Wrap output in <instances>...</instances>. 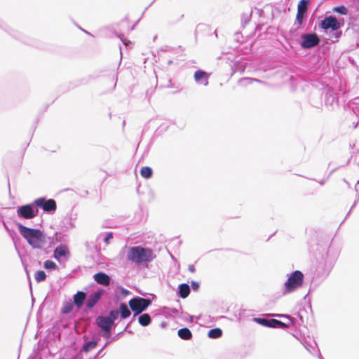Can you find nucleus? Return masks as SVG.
Returning a JSON list of instances; mask_svg holds the SVG:
<instances>
[{"instance_id": "37998d69", "label": "nucleus", "mask_w": 359, "mask_h": 359, "mask_svg": "<svg viewBox=\"0 0 359 359\" xmlns=\"http://www.w3.org/2000/svg\"><path fill=\"white\" fill-rule=\"evenodd\" d=\"M191 288L193 289V290L197 291L200 287V284H199V283H198L196 281H192L191 283Z\"/></svg>"}, {"instance_id": "4d7b16f0", "label": "nucleus", "mask_w": 359, "mask_h": 359, "mask_svg": "<svg viewBox=\"0 0 359 359\" xmlns=\"http://www.w3.org/2000/svg\"><path fill=\"white\" fill-rule=\"evenodd\" d=\"M171 311H172V313L175 316H177L179 313V311L177 309L173 308L171 309Z\"/></svg>"}, {"instance_id": "f8f14e48", "label": "nucleus", "mask_w": 359, "mask_h": 359, "mask_svg": "<svg viewBox=\"0 0 359 359\" xmlns=\"http://www.w3.org/2000/svg\"><path fill=\"white\" fill-rule=\"evenodd\" d=\"M209 74L203 69L196 70L194 73V80L198 84L205 86L208 85Z\"/></svg>"}, {"instance_id": "72a5a7b5", "label": "nucleus", "mask_w": 359, "mask_h": 359, "mask_svg": "<svg viewBox=\"0 0 359 359\" xmlns=\"http://www.w3.org/2000/svg\"><path fill=\"white\" fill-rule=\"evenodd\" d=\"M43 267L48 270H55L57 269V265L52 260H46L43 263Z\"/></svg>"}, {"instance_id": "b1692460", "label": "nucleus", "mask_w": 359, "mask_h": 359, "mask_svg": "<svg viewBox=\"0 0 359 359\" xmlns=\"http://www.w3.org/2000/svg\"><path fill=\"white\" fill-rule=\"evenodd\" d=\"M60 226L63 229L67 230L69 228H74V224L72 221V218L67 216L60 222Z\"/></svg>"}, {"instance_id": "0e129e2a", "label": "nucleus", "mask_w": 359, "mask_h": 359, "mask_svg": "<svg viewBox=\"0 0 359 359\" xmlns=\"http://www.w3.org/2000/svg\"><path fill=\"white\" fill-rule=\"evenodd\" d=\"M137 316H135V313H133V318H132V319H131V320H130V321H132V323H133V321H135V319H136V317H137Z\"/></svg>"}, {"instance_id": "412c9836", "label": "nucleus", "mask_w": 359, "mask_h": 359, "mask_svg": "<svg viewBox=\"0 0 359 359\" xmlns=\"http://www.w3.org/2000/svg\"><path fill=\"white\" fill-rule=\"evenodd\" d=\"M178 337L183 340H190L193 335L192 332L188 327H183L177 331Z\"/></svg>"}, {"instance_id": "c756f323", "label": "nucleus", "mask_w": 359, "mask_h": 359, "mask_svg": "<svg viewBox=\"0 0 359 359\" xmlns=\"http://www.w3.org/2000/svg\"><path fill=\"white\" fill-rule=\"evenodd\" d=\"M55 240L57 243H60V244H65L67 241V235L62 234L60 232H55L54 233Z\"/></svg>"}, {"instance_id": "338daca9", "label": "nucleus", "mask_w": 359, "mask_h": 359, "mask_svg": "<svg viewBox=\"0 0 359 359\" xmlns=\"http://www.w3.org/2000/svg\"><path fill=\"white\" fill-rule=\"evenodd\" d=\"M320 185H323L325 183V180H321L318 182Z\"/></svg>"}, {"instance_id": "c9c22d12", "label": "nucleus", "mask_w": 359, "mask_h": 359, "mask_svg": "<svg viewBox=\"0 0 359 359\" xmlns=\"http://www.w3.org/2000/svg\"><path fill=\"white\" fill-rule=\"evenodd\" d=\"M254 81L258 82V83H262V81L261 80L257 79L243 78L240 80V83H241L244 85L251 84Z\"/></svg>"}, {"instance_id": "cd10ccee", "label": "nucleus", "mask_w": 359, "mask_h": 359, "mask_svg": "<svg viewBox=\"0 0 359 359\" xmlns=\"http://www.w3.org/2000/svg\"><path fill=\"white\" fill-rule=\"evenodd\" d=\"M48 243V245L46 248H44L42 249L43 250V251L46 252V253H48L49 252V250L48 249L49 248H51L52 247H53L56 243L57 242L55 241V236L54 235L52 236H46V243Z\"/></svg>"}, {"instance_id": "09e8293b", "label": "nucleus", "mask_w": 359, "mask_h": 359, "mask_svg": "<svg viewBox=\"0 0 359 359\" xmlns=\"http://www.w3.org/2000/svg\"><path fill=\"white\" fill-rule=\"evenodd\" d=\"M358 199H359V194H358V199H356V200L354 201V203H353V204L352 205V206H351V209H350L349 212H348V214H347L346 217H348V216L349 215L350 212H351L353 210V208L356 206V205H357V203H358Z\"/></svg>"}, {"instance_id": "4be33fe9", "label": "nucleus", "mask_w": 359, "mask_h": 359, "mask_svg": "<svg viewBox=\"0 0 359 359\" xmlns=\"http://www.w3.org/2000/svg\"><path fill=\"white\" fill-rule=\"evenodd\" d=\"M138 322L140 325L147 327L151 323V317L147 313H142L141 314L138 315Z\"/></svg>"}, {"instance_id": "393cba45", "label": "nucleus", "mask_w": 359, "mask_h": 359, "mask_svg": "<svg viewBox=\"0 0 359 359\" xmlns=\"http://www.w3.org/2000/svg\"><path fill=\"white\" fill-rule=\"evenodd\" d=\"M222 335V330L219 327L210 329L208 332V337L210 339H218Z\"/></svg>"}, {"instance_id": "a211bd4d", "label": "nucleus", "mask_w": 359, "mask_h": 359, "mask_svg": "<svg viewBox=\"0 0 359 359\" xmlns=\"http://www.w3.org/2000/svg\"><path fill=\"white\" fill-rule=\"evenodd\" d=\"M301 6H299V9L297 10V13L296 15V19L294 22V25H298L297 29H299L302 27V25L304 22V21L306 20L307 14L306 12H302L301 10Z\"/></svg>"}, {"instance_id": "3c124183", "label": "nucleus", "mask_w": 359, "mask_h": 359, "mask_svg": "<svg viewBox=\"0 0 359 359\" xmlns=\"http://www.w3.org/2000/svg\"><path fill=\"white\" fill-rule=\"evenodd\" d=\"M188 269L191 273H194L196 271V268L193 264H189L188 266Z\"/></svg>"}, {"instance_id": "774afa93", "label": "nucleus", "mask_w": 359, "mask_h": 359, "mask_svg": "<svg viewBox=\"0 0 359 359\" xmlns=\"http://www.w3.org/2000/svg\"><path fill=\"white\" fill-rule=\"evenodd\" d=\"M318 358L319 359H324V358H323V356L321 355V354H320V352L318 353Z\"/></svg>"}, {"instance_id": "f257e3e1", "label": "nucleus", "mask_w": 359, "mask_h": 359, "mask_svg": "<svg viewBox=\"0 0 359 359\" xmlns=\"http://www.w3.org/2000/svg\"><path fill=\"white\" fill-rule=\"evenodd\" d=\"M20 234L33 249H43L46 243V234L40 229L30 228L16 223Z\"/></svg>"}, {"instance_id": "bf43d9fd", "label": "nucleus", "mask_w": 359, "mask_h": 359, "mask_svg": "<svg viewBox=\"0 0 359 359\" xmlns=\"http://www.w3.org/2000/svg\"><path fill=\"white\" fill-rule=\"evenodd\" d=\"M161 325V327L162 328H165V327H167L168 323H167V322L163 321V322H162V323H161V325Z\"/></svg>"}, {"instance_id": "7ed1b4c3", "label": "nucleus", "mask_w": 359, "mask_h": 359, "mask_svg": "<svg viewBox=\"0 0 359 359\" xmlns=\"http://www.w3.org/2000/svg\"><path fill=\"white\" fill-rule=\"evenodd\" d=\"M304 274L301 271L295 270L292 272L284 283L283 294L291 293L302 287L304 283Z\"/></svg>"}, {"instance_id": "f3484780", "label": "nucleus", "mask_w": 359, "mask_h": 359, "mask_svg": "<svg viewBox=\"0 0 359 359\" xmlns=\"http://www.w3.org/2000/svg\"><path fill=\"white\" fill-rule=\"evenodd\" d=\"M190 286L187 283H181L178 286L177 295L182 299L187 298L190 294Z\"/></svg>"}, {"instance_id": "c03bdc74", "label": "nucleus", "mask_w": 359, "mask_h": 359, "mask_svg": "<svg viewBox=\"0 0 359 359\" xmlns=\"http://www.w3.org/2000/svg\"><path fill=\"white\" fill-rule=\"evenodd\" d=\"M103 331L102 336L109 339L111 336V330H102Z\"/></svg>"}, {"instance_id": "e2e57ef3", "label": "nucleus", "mask_w": 359, "mask_h": 359, "mask_svg": "<svg viewBox=\"0 0 359 359\" xmlns=\"http://www.w3.org/2000/svg\"><path fill=\"white\" fill-rule=\"evenodd\" d=\"M286 316V314H276L275 316L279 317V318H283Z\"/></svg>"}, {"instance_id": "8fccbe9b", "label": "nucleus", "mask_w": 359, "mask_h": 359, "mask_svg": "<svg viewBox=\"0 0 359 359\" xmlns=\"http://www.w3.org/2000/svg\"><path fill=\"white\" fill-rule=\"evenodd\" d=\"M327 253H328V249H327V245H325L323 248V252H322V257L323 258V256H324V254L325 255H327Z\"/></svg>"}, {"instance_id": "6e6552de", "label": "nucleus", "mask_w": 359, "mask_h": 359, "mask_svg": "<svg viewBox=\"0 0 359 359\" xmlns=\"http://www.w3.org/2000/svg\"><path fill=\"white\" fill-rule=\"evenodd\" d=\"M302 41L299 43L303 49H311L320 43L319 36L316 33H306L301 34Z\"/></svg>"}, {"instance_id": "c85d7f7f", "label": "nucleus", "mask_w": 359, "mask_h": 359, "mask_svg": "<svg viewBox=\"0 0 359 359\" xmlns=\"http://www.w3.org/2000/svg\"><path fill=\"white\" fill-rule=\"evenodd\" d=\"M332 11L334 13H337L340 15H346L348 13V9L344 5H340V6H334L332 8Z\"/></svg>"}, {"instance_id": "69168bd1", "label": "nucleus", "mask_w": 359, "mask_h": 359, "mask_svg": "<svg viewBox=\"0 0 359 359\" xmlns=\"http://www.w3.org/2000/svg\"><path fill=\"white\" fill-rule=\"evenodd\" d=\"M4 221V216L0 213V222H3Z\"/></svg>"}, {"instance_id": "79ce46f5", "label": "nucleus", "mask_w": 359, "mask_h": 359, "mask_svg": "<svg viewBox=\"0 0 359 359\" xmlns=\"http://www.w3.org/2000/svg\"><path fill=\"white\" fill-rule=\"evenodd\" d=\"M104 349L100 348L97 353L95 354V355L94 356V359H98L100 358H102L104 355H105V353L103 352Z\"/></svg>"}, {"instance_id": "ddd939ff", "label": "nucleus", "mask_w": 359, "mask_h": 359, "mask_svg": "<svg viewBox=\"0 0 359 359\" xmlns=\"http://www.w3.org/2000/svg\"><path fill=\"white\" fill-rule=\"evenodd\" d=\"M96 325L101 330H111V327H114L111 321L107 316H99L95 319Z\"/></svg>"}, {"instance_id": "58836bf2", "label": "nucleus", "mask_w": 359, "mask_h": 359, "mask_svg": "<svg viewBox=\"0 0 359 359\" xmlns=\"http://www.w3.org/2000/svg\"><path fill=\"white\" fill-rule=\"evenodd\" d=\"M174 48L169 46H163L160 48V51L161 52H172L174 51Z\"/></svg>"}, {"instance_id": "4c0bfd02", "label": "nucleus", "mask_w": 359, "mask_h": 359, "mask_svg": "<svg viewBox=\"0 0 359 359\" xmlns=\"http://www.w3.org/2000/svg\"><path fill=\"white\" fill-rule=\"evenodd\" d=\"M284 318H287L290 320V323L287 324V326L286 327H289L290 325H294V324H296L295 318L292 317L291 316L286 314V316H285Z\"/></svg>"}, {"instance_id": "9d476101", "label": "nucleus", "mask_w": 359, "mask_h": 359, "mask_svg": "<svg viewBox=\"0 0 359 359\" xmlns=\"http://www.w3.org/2000/svg\"><path fill=\"white\" fill-rule=\"evenodd\" d=\"M69 256V250L65 244H60L54 249L53 257L59 262H61L62 257H65L67 259Z\"/></svg>"}, {"instance_id": "473e14b6", "label": "nucleus", "mask_w": 359, "mask_h": 359, "mask_svg": "<svg viewBox=\"0 0 359 359\" xmlns=\"http://www.w3.org/2000/svg\"><path fill=\"white\" fill-rule=\"evenodd\" d=\"M301 4V10L302 12H306V13H308V9L309 6V0H300L298 6H297V10L299 9Z\"/></svg>"}, {"instance_id": "0eeeda50", "label": "nucleus", "mask_w": 359, "mask_h": 359, "mask_svg": "<svg viewBox=\"0 0 359 359\" xmlns=\"http://www.w3.org/2000/svg\"><path fill=\"white\" fill-rule=\"evenodd\" d=\"M34 204L38 209L41 208L48 214H53L57 210L56 201L53 198L47 199L46 197H40L34 200Z\"/></svg>"}, {"instance_id": "6ab92c4d", "label": "nucleus", "mask_w": 359, "mask_h": 359, "mask_svg": "<svg viewBox=\"0 0 359 359\" xmlns=\"http://www.w3.org/2000/svg\"><path fill=\"white\" fill-rule=\"evenodd\" d=\"M121 319H126L130 316L131 309L125 303H121L118 309Z\"/></svg>"}, {"instance_id": "a18cd8bd", "label": "nucleus", "mask_w": 359, "mask_h": 359, "mask_svg": "<svg viewBox=\"0 0 359 359\" xmlns=\"http://www.w3.org/2000/svg\"><path fill=\"white\" fill-rule=\"evenodd\" d=\"M255 12L256 14H257L259 17H262L263 14L264 13V11L259 8H255Z\"/></svg>"}, {"instance_id": "680f3d73", "label": "nucleus", "mask_w": 359, "mask_h": 359, "mask_svg": "<svg viewBox=\"0 0 359 359\" xmlns=\"http://www.w3.org/2000/svg\"><path fill=\"white\" fill-rule=\"evenodd\" d=\"M262 27H261V24L260 23H258L257 25H256V29H259V30H261Z\"/></svg>"}, {"instance_id": "de8ad7c7", "label": "nucleus", "mask_w": 359, "mask_h": 359, "mask_svg": "<svg viewBox=\"0 0 359 359\" xmlns=\"http://www.w3.org/2000/svg\"><path fill=\"white\" fill-rule=\"evenodd\" d=\"M70 359H83V356L81 353H77L74 355Z\"/></svg>"}, {"instance_id": "9b49d317", "label": "nucleus", "mask_w": 359, "mask_h": 359, "mask_svg": "<svg viewBox=\"0 0 359 359\" xmlns=\"http://www.w3.org/2000/svg\"><path fill=\"white\" fill-rule=\"evenodd\" d=\"M103 295V291L101 290H98L93 293H91L86 302V309H93L100 301L101 297Z\"/></svg>"}, {"instance_id": "864d4df0", "label": "nucleus", "mask_w": 359, "mask_h": 359, "mask_svg": "<svg viewBox=\"0 0 359 359\" xmlns=\"http://www.w3.org/2000/svg\"><path fill=\"white\" fill-rule=\"evenodd\" d=\"M235 69L236 70H241V72H244V67H240V65H238V64L235 65Z\"/></svg>"}, {"instance_id": "423d86ee", "label": "nucleus", "mask_w": 359, "mask_h": 359, "mask_svg": "<svg viewBox=\"0 0 359 359\" xmlns=\"http://www.w3.org/2000/svg\"><path fill=\"white\" fill-rule=\"evenodd\" d=\"M344 25V20L341 21L337 19L336 16L330 15L325 16L319 24V27L325 31L332 29L337 31Z\"/></svg>"}, {"instance_id": "a878e982", "label": "nucleus", "mask_w": 359, "mask_h": 359, "mask_svg": "<svg viewBox=\"0 0 359 359\" xmlns=\"http://www.w3.org/2000/svg\"><path fill=\"white\" fill-rule=\"evenodd\" d=\"M141 176L145 179H149L152 177L153 170L149 166H144L140 170Z\"/></svg>"}, {"instance_id": "aec40b11", "label": "nucleus", "mask_w": 359, "mask_h": 359, "mask_svg": "<svg viewBox=\"0 0 359 359\" xmlns=\"http://www.w3.org/2000/svg\"><path fill=\"white\" fill-rule=\"evenodd\" d=\"M97 346V339H92L90 341H85L83 344L80 352L88 353L92 349Z\"/></svg>"}, {"instance_id": "052dcab7", "label": "nucleus", "mask_w": 359, "mask_h": 359, "mask_svg": "<svg viewBox=\"0 0 359 359\" xmlns=\"http://www.w3.org/2000/svg\"><path fill=\"white\" fill-rule=\"evenodd\" d=\"M341 34H342V33H341V31H339V32L337 31V32H336V34H335V35H336V38H339V37H340V36H341Z\"/></svg>"}, {"instance_id": "5701e85b", "label": "nucleus", "mask_w": 359, "mask_h": 359, "mask_svg": "<svg viewBox=\"0 0 359 359\" xmlns=\"http://www.w3.org/2000/svg\"><path fill=\"white\" fill-rule=\"evenodd\" d=\"M252 9L250 8L241 15V27L245 28L247 25L251 21Z\"/></svg>"}, {"instance_id": "13d9d810", "label": "nucleus", "mask_w": 359, "mask_h": 359, "mask_svg": "<svg viewBox=\"0 0 359 359\" xmlns=\"http://www.w3.org/2000/svg\"><path fill=\"white\" fill-rule=\"evenodd\" d=\"M122 332H123V333L124 332H128L129 334H133V332L132 330H128V327H126L124 328V330Z\"/></svg>"}, {"instance_id": "f704fd0d", "label": "nucleus", "mask_w": 359, "mask_h": 359, "mask_svg": "<svg viewBox=\"0 0 359 359\" xmlns=\"http://www.w3.org/2000/svg\"><path fill=\"white\" fill-rule=\"evenodd\" d=\"M320 263L318 267V269H317V275L316 276L318 278H325L327 276L328 273H329V271H325L323 266H320Z\"/></svg>"}, {"instance_id": "bb28decb", "label": "nucleus", "mask_w": 359, "mask_h": 359, "mask_svg": "<svg viewBox=\"0 0 359 359\" xmlns=\"http://www.w3.org/2000/svg\"><path fill=\"white\" fill-rule=\"evenodd\" d=\"M118 316H120L118 309H112L109 312V314L107 317L111 321L112 325L115 327L116 324L114 323V322L116 320L118 319Z\"/></svg>"}, {"instance_id": "39448f33", "label": "nucleus", "mask_w": 359, "mask_h": 359, "mask_svg": "<svg viewBox=\"0 0 359 359\" xmlns=\"http://www.w3.org/2000/svg\"><path fill=\"white\" fill-rule=\"evenodd\" d=\"M17 215L22 219H32L36 217L39 213V209L34 204V201L28 204L20 205L17 208Z\"/></svg>"}, {"instance_id": "a19ab883", "label": "nucleus", "mask_w": 359, "mask_h": 359, "mask_svg": "<svg viewBox=\"0 0 359 359\" xmlns=\"http://www.w3.org/2000/svg\"><path fill=\"white\" fill-rule=\"evenodd\" d=\"M120 293H121V294L122 296L126 297V296H128V294H130V292L128 290H127V289L123 287L122 286H121L120 287Z\"/></svg>"}, {"instance_id": "20e7f679", "label": "nucleus", "mask_w": 359, "mask_h": 359, "mask_svg": "<svg viewBox=\"0 0 359 359\" xmlns=\"http://www.w3.org/2000/svg\"><path fill=\"white\" fill-rule=\"evenodd\" d=\"M151 303L152 301L149 298L135 296L130 299L128 305L131 311L135 313V316H138L146 311Z\"/></svg>"}, {"instance_id": "2eb2a0df", "label": "nucleus", "mask_w": 359, "mask_h": 359, "mask_svg": "<svg viewBox=\"0 0 359 359\" xmlns=\"http://www.w3.org/2000/svg\"><path fill=\"white\" fill-rule=\"evenodd\" d=\"M93 278L97 283L103 285L104 286L109 285L111 283V278L109 276L102 271L94 274Z\"/></svg>"}, {"instance_id": "f03ea898", "label": "nucleus", "mask_w": 359, "mask_h": 359, "mask_svg": "<svg viewBox=\"0 0 359 359\" xmlns=\"http://www.w3.org/2000/svg\"><path fill=\"white\" fill-rule=\"evenodd\" d=\"M155 257L151 249L140 245L130 247L127 252V259L137 264L147 265Z\"/></svg>"}, {"instance_id": "6e6d98bb", "label": "nucleus", "mask_w": 359, "mask_h": 359, "mask_svg": "<svg viewBox=\"0 0 359 359\" xmlns=\"http://www.w3.org/2000/svg\"><path fill=\"white\" fill-rule=\"evenodd\" d=\"M297 317L299 319L300 322L303 323H304V319H303L302 315L300 313H297Z\"/></svg>"}, {"instance_id": "5fc2aeb1", "label": "nucleus", "mask_w": 359, "mask_h": 359, "mask_svg": "<svg viewBox=\"0 0 359 359\" xmlns=\"http://www.w3.org/2000/svg\"><path fill=\"white\" fill-rule=\"evenodd\" d=\"M111 341H112L111 339H108L107 341V342L105 343V344L102 347V349H104Z\"/></svg>"}, {"instance_id": "2f4dec72", "label": "nucleus", "mask_w": 359, "mask_h": 359, "mask_svg": "<svg viewBox=\"0 0 359 359\" xmlns=\"http://www.w3.org/2000/svg\"><path fill=\"white\" fill-rule=\"evenodd\" d=\"M74 307V304L72 302H65L62 308V313L64 314L69 313Z\"/></svg>"}, {"instance_id": "dca6fc26", "label": "nucleus", "mask_w": 359, "mask_h": 359, "mask_svg": "<svg viewBox=\"0 0 359 359\" xmlns=\"http://www.w3.org/2000/svg\"><path fill=\"white\" fill-rule=\"evenodd\" d=\"M293 336L300 341L302 344L305 347V348L311 353L313 354L314 351L317 349L318 353L320 352L318 345L315 341H313L312 342L307 341L306 339H304L303 340H301L296 334H293Z\"/></svg>"}, {"instance_id": "1a4fd4ad", "label": "nucleus", "mask_w": 359, "mask_h": 359, "mask_svg": "<svg viewBox=\"0 0 359 359\" xmlns=\"http://www.w3.org/2000/svg\"><path fill=\"white\" fill-rule=\"evenodd\" d=\"M253 321L259 325L271 328H284L287 326V323L273 318L255 317Z\"/></svg>"}, {"instance_id": "e433bc0d", "label": "nucleus", "mask_w": 359, "mask_h": 359, "mask_svg": "<svg viewBox=\"0 0 359 359\" xmlns=\"http://www.w3.org/2000/svg\"><path fill=\"white\" fill-rule=\"evenodd\" d=\"M114 233L112 232H107L103 241L106 244H109L111 239L113 238Z\"/></svg>"}, {"instance_id": "603ef678", "label": "nucleus", "mask_w": 359, "mask_h": 359, "mask_svg": "<svg viewBox=\"0 0 359 359\" xmlns=\"http://www.w3.org/2000/svg\"><path fill=\"white\" fill-rule=\"evenodd\" d=\"M122 334H123V332H121L118 333L116 336H114V337L111 339L112 341H115V340H117V339H118V337H119Z\"/></svg>"}, {"instance_id": "4468645a", "label": "nucleus", "mask_w": 359, "mask_h": 359, "mask_svg": "<svg viewBox=\"0 0 359 359\" xmlns=\"http://www.w3.org/2000/svg\"><path fill=\"white\" fill-rule=\"evenodd\" d=\"M87 294L83 291H78L73 296V304L76 306L78 310L81 309L83 305L84 302L86 299Z\"/></svg>"}, {"instance_id": "49530a36", "label": "nucleus", "mask_w": 359, "mask_h": 359, "mask_svg": "<svg viewBox=\"0 0 359 359\" xmlns=\"http://www.w3.org/2000/svg\"><path fill=\"white\" fill-rule=\"evenodd\" d=\"M2 223H3L4 227L6 229V231L10 234V236H12L13 231L11 230H10V229L7 226L6 223L5 222V221H3Z\"/></svg>"}, {"instance_id": "ea45409f", "label": "nucleus", "mask_w": 359, "mask_h": 359, "mask_svg": "<svg viewBox=\"0 0 359 359\" xmlns=\"http://www.w3.org/2000/svg\"><path fill=\"white\" fill-rule=\"evenodd\" d=\"M116 36L121 40V41L123 42V43L125 46H127L128 43H130L129 40H128L127 39L124 38L123 34H116Z\"/></svg>"}, {"instance_id": "7c9ffc66", "label": "nucleus", "mask_w": 359, "mask_h": 359, "mask_svg": "<svg viewBox=\"0 0 359 359\" xmlns=\"http://www.w3.org/2000/svg\"><path fill=\"white\" fill-rule=\"evenodd\" d=\"M34 278L36 282L40 283L46 280V274L43 271L39 270L35 273Z\"/></svg>"}]
</instances>
